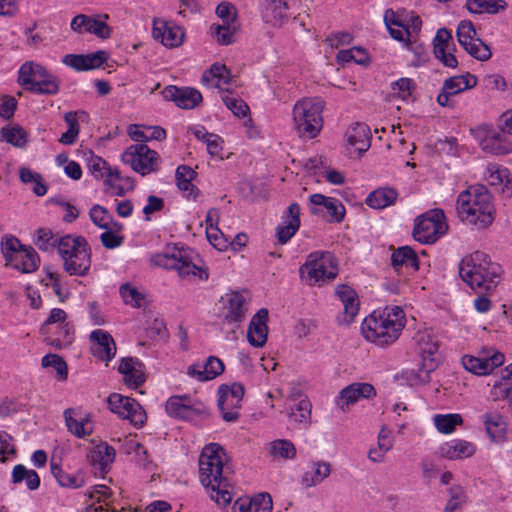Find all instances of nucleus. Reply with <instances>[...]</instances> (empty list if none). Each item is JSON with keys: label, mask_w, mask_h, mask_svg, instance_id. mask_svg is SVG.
<instances>
[{"label": "nucleus", "mask_w": 512, "mask_h": 512, "mask_svg": "<svg viewBox=\"0 0 512 512\" xmlns=\"http://www.w3.org/2000/svg\"><path fill=\"white\" fill-rule=\"evenodd\" d=\"M227 462V454L218 443L206 445L198 461L200 482L219 507L228 506L233 498Z\"/></svg>", "instance_id": "1"}, {"label": "nucleus", "mask_w": 512, "mask_h": 512, "mask_svg": "<svg viewBox=\"0 0 512 512\" xmlns=\"http://www.w3.org/2000/svg\"><path fill=\"white\" fill-rule=\"evenodd\" d=\"M406 319L399 306L386 307L383 311H374L361 324L363 337L378 346L394 343L405 327Z\"/></svg>", "instance_id": "2"}, {"label": "nucleus", "mask_w": 512, "mask_h": 512, "mask_svg": "<svg viewBox=\"0 0 512 512\" xmlns=\"http://www.w3.org/2000/svg\"><path fill=\"white\" fill-rule=\"evenodd\" d=\"M459 274L477 294H485L499 284L501 267L490 260L487 254L476 251L462 259Z\"/></svg>", "instance_id": "3"}, {"label": "nucleus", "mask_w": 512, "mask_h": 512, "mask_svg": "<svg viewBox=\"0 0 512 512\" xmlns=\"http://www.w3.org/2000/svg\"><path fill=\"white\" fill-rule=\"evenodd\" d=\"M457 211L462 221L478 228H486L494 220L491 196L483 186L462 191L457 198Z\"/></svg>", "instance_id": "4"}, {"label": "nucleus", "mask_w": 512, "mask_h": 512, "mask_svg": "<svg viewBox=\"0 0 512 512\" xmlns=\"http://www.w3.org/2000/svg\"><path fill=\"white\" fill-rule=\"evenodd\" d=\"M58 254L63 269L70 276H86L91 268V248L87 240L80 235L61 236Z\"/></svg>", "instance_id": "5"}, {"label": "nucleus", "mask_w": 512, "mask_h": 512, "mask_svg": "<svg viewBox=\"0 0 512 512\" xmlns=\"http://www.w3.org/2000/svg\"><path fill=\"white\" fill-rule=\"evenodd\" d=\"M150 262L157 267L163 269H173L178 272L179 277H199L200 279H207L208 274L197 266L190 254L183 247L177 244L167 245L163 251L155 253L151 256Z\"/></svg>", "instance_id": "6"}, {"label": "nucleus", "mask_w": 512, "mask_h": 512, "mask_svg": "<svg viewBox=\"0 0 512 512\" xmlns=\"http://www.w3.org/2000/svg\"><path fill=\"white\" fill-rule=\"evenodd\" d=\"M18 84L38 94L54 95L59 91L58 79L34 61L24 62L18 71Z\"/></svg>", "instance_id": "7"}, {"label": "nucleus", "mask_w": 512, "mask_h": 512, "mask_svg": "<svg viewBox=\"0 0 512 512\" xmlns=\"http://www.w3.org/2000/svg\"><path fill=\"white\" fill-rule=\"evenodd\" d=\"M445 215L441 209H433L415 220L413 237L423 244H432L447 231Z\"/></svg>", "instance_id": "8"}, {"label": "nucleus", "mask_w": 512, "mask_h": 512, "mask_svg": "<svg viewBox=\"0 0 512 512\" xmlns=\"http://www.w3.org/2000/svg\"><path fill=\"white\" fill-rule=\"evenodd\" d=\"M293 120L301 137L314 138L319 132L320 104L311 99H303L294 105Z\"/></svg>", "instance_id": "9"}, {"label": "nucleus", "mask_w": 512, "mask_h": 512, "mask_svg": "<svg viewBox=\"0 0 512 512\" xmlns=\"http://www.w3.org/2000/svg\"><path fill=\"white\" fill-rule=\"evenodd\" d=\"M158 159V153L146 144L131 145L122 154V161L142 176L157 169Z\"/></svg>", "instance_id": "10"}, {"label": "nucleus", "mask_w": 512, "mask_h": 512, "mask_svg": "<svg viewBox=\"0 0 512 512\" xmlns=\"http://www.w3.org/2000/svg\"><path fill=\"white\" fill-rule=\"evenodd\" d=\"M244 393V386L237 382L219 387L218 407L226 422H234L238 419Z\"/></svg>", "instance_id": "11"}, {"label": "nucleus", "mask_w": 512, "mask_h": 512, "mask_svg": "<svg viewBox=\"0 0 512 512\" xmlns=\"http://www.w3.org/2000/svg\"><path fill=\"white\" fill-rule=\"evenodd\" d=\"M109 409L119 417L128 420L135 427H141L146 421V413L134 399L113 393L108 397Z\"/></svg>", "instance_id": "12"}, {"label": "nucleus", "mask_w": 512, "mask_h": 512, "mask_svg": "<svg viewBox=\"0 0 512 512\" xmlns=\"http://www.w3.org/2000/svg\"><path fill=\"white\" fill-rule=\"evenodd\" d=\"M477 85L475 75L466 72L463 75L452 76L444 80L440 93L437 96V103L442 107H454L453 97Z\"/></svg>", "instance_id": "13"}, {"label": "nucleus", "mask_w": 512, "mask_h": 512, "mask_svg": "<svg viewBox=\"0 0 512 512\" xmlns=\"http://www.w3.org/2000/svg\"><path fill=\"white\" fill-rule=\"evenodd\" d=\"M108 18L107 14L98 15L97 17L78 14L72 18L70 28L79 34L89 33L100 39H108L112 33L111 28L106 23Z\"/></svg>", "instance_id": "14"}, {"label": "nucleus", "mask_w": 512, "mask_h": 512, "mask_svg": "<svg viewBox=\"0 0 512 512\" xmlns=\"http://www.w3.org/2000/svg\"><path fill=\"white\" fill-rule=\"evenodd\" d=\"M165 409L169 416L187 421H193L205 412L202 403L194 401L187 395L170 397Z\"/></svg>", "instance_id": "15"}, {"label": "nucleus", "mask_w": 512, "mask_h": 512, "mask_svg": "<svg viewBox=\"0 0 512 512\" xmlns=\"http://www.w3.org/2000/svg\"><path fill=\"white\" fill-rule=\"evenodd\" d=\"M67 430L76 438L84 439L94 431L91 414L80 408H67L63 412Z\"/></svg>", "instance_id": "16"}, {"label": "nucleus", "mask_w": 512, "mask_h": 512, "mask_svg": "<svg viewBox=\"0 0 512 512\" xmlns=\"http://www.w3.org/2000/svg\"><path fill=\"white\" fill-rule=\"evenodd\" d=\"M226 304L223 307V321L239 326L246 318L248 297L244 292L234 291L226 294Z\"/></svg>", "instance_id": "17"}, {"label": "nucleus", "mask_w": 512, "mask_h": 512, "mask_svg": "<svg viewBox=\"0 0 512 512\" xmlns=\"http://www.w3.org/2000/svg\"><path fill=\"white\" fill-rule=\"evenodd\" d=\"M376 395L375 388L365 382H355L343 388L336 400L337 406L342 412H347L349 406L361 399H370Z\"/></svg>", "instance_id": "18"}, {"label": "nucleus", "mask_w": 512, "mask_h": 512, "mask_svg": "<svg viewBox=\"0 0 512 512\" xmlns=\"http://www.w3.org/2000/svg\"><path fill=\"white\" fill-rule=\"evenodd\" d=\"M505 361V356L501 352H494L492 355L475 357L471 355H465L462 358L463 367L476 375H488L495 368L503 365Z\"/></svg>", "instance_id": "19"}, {"label": "nucleus", "mask_w": 512, "mask_h": 512, "mask_svg": "<svg viewBox=\"0 0 512 512\" xmlns=\"http://www.w3.org/2000/svg\"><path fill=\"white\" fill-rule=\"evenodd\" d=\"M335 296L343 303V314L337 320L339 324L349 325L359 312V299L355 290L346 284H340L335 288Z\"/></svg>", "instance_id": "20"}, {"label": "nucleus", "mask_w": 512, "mask_h": 512, "mask_svg": "<svg viewBox=\"0 0 512 512\" xmlns=\"http://www.w3.org/2000/svg\"><path fill=\"white\" fill-rule=\"evenodd\" d=\"M371 131L364 123H354L345 132L346 149L361 156L371 146Z\"/></svg>", "instance_id": "21"}, {"label": "nucleus", "mask_w": 512, "mask_h": 512, "mask_svg": "<svg viewBox=\"0 0 512 512\" xmlns=\"http://www.w3.org/2000/svg\"><path fill=\"white\" fill-rule=\"evenodd\" d=\"M109 58V53L99 50L90 54H67L63 57V64L76 71H88L101 67Z\"/></svg>", "instance_id": "22"}, {"label": "nucleus", "mask_w": 512, "mask_h": 512, "mask_svg": "<svg viewBox=\"0 0 512 512\" xmlns=\"http://www.w3.org/2000/svg\"><path fill=\"white\" fill-rule=\"evenodd\" d=\"M153 37L166 47H177L182 44L184 31L180 26L163 19H155L153 22Z\"/></svg>", "instance_id": "23"}, {"label": "nucleus", "mask_w": 512, "mask_h": 512, "mask_svg": "<svg viewBox=\"0 0 512 512\" xmlns=\"http://www.w3.org/2000/svg\"><path fill=\"white\" fill-rule=\"evenodd\" d=\"M268 310L261 308L252 317L248 329H247V340L249 344L255 348L263 347L267 342L268 335Z\"/></svg>", "instance_id": "24"}, {"label": "nucleus", "mask_w": 512, "mask_h": 512, "mask_svg": "<svg viewBox=\"0 0 512 512\" xmlns=\"http://www.w3.org/2000/svg\"><path fill=\"white\" fill-rule=\"evenodd\" d=\"M485 432L491 442L501 444L506 441L508 430L507 422L504 416L498 411H486L481 416Z\"/></svg>", "instance_id": "25"}, {"label": "nucleus", "mask_w": 512, "mask_h": 512, "mask_svg": "<svg viewBox=\"0 0 512 512\" xmlns=\"http://www.w3.org/2000/svg\"><path fill=\"white\" fill-rule=\"evenodd\" d=\"M94 356L102 361H110L116 353V345L112 336L103 330H94L90 334Z\"/></svg>", "instance_id": "26"}, {"label": "nucleus", "mask_w": 512, "mask_h": 512, "mask_svg": "<svg viewBox=\"0 0 512 512\" xmlns=\"http://www.w3.org/2000/svg\"><path fill=\"white\" fill-rule=\"evenodd\" d=\"M223 371V362L215 356H210L206 359L203 365H190L187 369V374L190 377L197 379L198 381L204 382L216 378L217 376L222 374Z\"/></svg>", "instance_id": "27"}, {"label": "nucleus", "mask_w": 512, "mask_h": 512, "mask_svg": "<svg viewBox=\"0 0 512 512\" xmlns=\"http://www.w3.org/2000/svg\"><path fill=\"white\" fill-rule=\"evenodd\" d=\"M299 217L300 207L297 203H292L277 227V237L281 244L287 243L297 232L300 226Z\"/></svg>", "instance_id": "28"}, {"label": "nucleus", "mask_w": 512, "mask_h": 512, "mask_svg": "<svg viewBox=\"0 0 512 512\" xmlns=\"http://www.w3.org/2000/svg\"><path fill=\"white\" fill-rule=\"evenodd\" d=\"M164 96L174 101L178 107L184 109H192L202 100L201 93L194 88H177L170 86L164 91Z\"/></svg>", "instance_id": "29"}, {"label": "nucleus", "mask_w": 512, "mask_h": 512, "mask_svg": "<svg viewBox=\"0 0 512 512\" xmlns=\"http://www.w3.org/2000/svg\"><path fill=\"white\" fill-rule=\"evenodd\" d=\"M118 371L123 375L126 385L137 388L145 381L143 364L135 358H123Z\"/></svg>", "instance_id": "30"}, {"label": "nucleus", "mask_w": 512, "mask_h": 512, "mask_svg": "<svg viewBox=\"0 0 512 512\" xmlns=\"http://www.w3.org/2000/svg\"><path fill=\"white\" fill-rule=\"evenodd\" d=\"M232 81L230 71L224 64H213L202 75V82L209 88H217L229 92L228 85Z\"/></svg>", "instance_id": "31"}, {"label": "nucleus", "mask_w": 512, "mask_h": 512, "mask_svg": "<svg viewBox=\"0 0 512 512\" xmlns=\"http://www.w3.org/2000/svg\"><path fill=\"white\" fill-rule=\"evenodd\" d=\"M116 456L115 449L106 442H100L95 445L90 453L89 460L95 470L101 474L107 472L108 467L114 462Z\"/></svg>", "instance_id": "32"}, {"label": "nucleus", "mask_w": 512, "mask_h": 512, "mask_svg": "<svg viewBox=\"0 0 512 512\" xmlns=\"http://www.w3.org/2000/svg\"><path fill=\"white\" fill-rule=\"evenodd\" d=\"M300 280L308 286H315L320 281V252L309 254L299 268Z\"/></svg>", "instance_id": "33"}, {"label": "nucleus", "mask_w": 512, "mask_h": 512, "mask_svg": "<svg viewBox=\"0 0 512 512\" xmlns=\"http://www.w3.org/2000/svg\"><path fill=\"white\" fill-rule=\"evenodd\" d=\"M234 508H237L239 512H271L272 497L268 493H260L251 499H238Z\"/></svg>", "instance_id": "34"}, {"label": "nucleus", "mask_w": 512, "mask_h": 512, "mask_svg": "<svg viewBox=\"0 0 512 512\" xmlns=\"http://www.w3.org/2000/svg\"><path fill=\"white\" fill-rule=\"evenodd\" d=\"M40 265V258L37 252L30 246L22 248V250L16 254L15 259L8 266L22 273H32L38 269Z\"/></svg>", "instance_id": "35"}, {"label": "nucleus", "mask_w": 512, "mask_h": 512, "mask_svg": "<svg viewBox=\"0 0 512 512\" xmlns=\"http://www.w3.org/2000/svg\"><path fill=\"white\" fill-rule=\"evenodd\" d=\"M441 451L446 458L454 460L471 457L476 447L469 441L455 439L442 446Z\"/></svg>", "instance_id": "36"}, {"label": "nucleus", "mask_w": 512, "mask_h": 512, "mask_svg": "<svg viewBox=\"0 0 512 512\" xmlns=\"http://www.w3.org/2000/svg\"><path fill=\"white\" fill-rule=\"evenodd\" d=\"M398 197V193L395 189L390 187L378 188L366 198V204L373 209H384L392 205Z\"/></svg>", "instance_id": "37"}, {"label": "nucleus", "mask_w": 512, "mask_h": 512, "mask_svg": "<svg viewBox=\"0 0 512 512\" xmlns=\"http://www.w3.org/2000/svg\"><path fill=\"white\" fill-rule=\"evenodd\" d=\"M51 472L58 484L62 487L77 489L85 485V479L81 472L69 474L54 462L50 464Z\"/></svg>", "instance_id": "38"}, {"label": "nucleus", "mask_w": 512, "mask_h": 512, "mask_svg": "<svg viewBox=\"0 0 512 512\" xmlns=\"http://www.w3.org/2000/svg\"><path fill=\"white\" fill-rule=\"evenodd\" d=\"M480 145L483 151L494 155L507 154L510 151L504 135L495 131L487 132Z\"/></svg>", "instance_id": "39"}, {"label": "nucleus", "mask_w": 512, "mask_h": 512, "mask_svg": "<svg viewBox=\"0 0 512 512\" xmlns=\"http://www.w3.org/2000/svg\"><path fill=\"white\" fill-rule=\"evenodd\" d=\"M288 4L286 0H267L264 10V19L273 25L280 24L288 18Z\"/></svg>", "instance_id": "40"}, {"label": "nucleus", "mask_w": 512, "mask_h": 512, "mask_svg": "<svg viewBox=\"0 0 512 512\" xmlns=\"http://www.w3.org/2000/svg\"><path fill=\"white\" fill-rule=\"evenodd\" d=\"M197 173L187 165H181L176 169L175 177L178 188L186 197L194 196L196 187L192 181L196 178Z\"/></svg>", "instance_id": "41"}, {"label": "nucleus", "mask_w": 512, "mask_h": 512, "mask_svg": "<svg viewBox=\"0 0 512 512\" xmlns=\"http://www.w3.org/2000/svg\"><path fill=\"white\" fill-rule=\"evenodd\" d=\"M391 263L395 269L402 266L418 269V257L409 246H402L394 250L391 255Z\"/></svg>", "instance_id": "42"}, {"label": "nucleus", "mask_w": 512, "mask_h": 512, "mask_svg": "<svg viewBox=\"0 0 512 512\" xmlns=\"http://www.w3.org/2000/svg\"><path fill=\"white\" fill-rule=\"evenodd\" d=\"M269 454L273 459L292 460L296 456V447L290 440L276 439L269 443Z\"/></svg>", "instance_id": "43"}, {"label": "nucleus", "mask_w": 512, "mask_h": 512, "mask_svg": "<svg viewBox=\"0 0 512 512\" xmlns=\"http://www.w3.org/2000/svg\"><path fill=\"white\" fill-rule=\"evenodd\" d=\"M504 0H467L466 8L474 14H496L505 8Z\"/></svg>", "instance_id": "44"}, {"label": "nucleus", "mask_w": 512, "mask_h": 512, "mask_svg": "<svg viewBox=\"0 0 512 512\" xmlns=\"http://www.w3.org/2000/svg\"><path fill=\"white\" fill-rule=\"evenodd\" d=\"M91 221L101 229H108L111 226L115 227L117 231L122 230L123 225L113 221L110 212L101 205H94L89 212Z\"/></svg>", "instance_id": "45"}, {"label": "nucleus", "mask_w": 512, "mask_h": 512, "mask_svg": "<svg viewBox=\"0 0 512 512\" xmlns=\"http://www.w3.org/2000/svg\"><path fill=\"white\" fill-rule=\"evenodd\" d=\"M13 483H21L25 481V484L29 490H36L40 486V477L36 471L27 469L24 465L18 464L13 468L12 471Z\"/></svg>", "instance_id": "46"}, {"label": "nucleus", "mask_w": 512, "mask_h": 512, "mask_svg": "<svg viewBox=\"0 0 512 512\" xmlns=\"http://www.w3.org/2000/svg\"><path fill=\"white\" fill-rule=\"evenodd\" d=\"M60 240L61 237L55 235L48 228L37 229L34 236V244L38 247L39 250L44 252L52 251L55 247H57L58 250Z\"/></svg>", "instance_id": "47"}, {"label": "nucleus", "mask_w": 512, "mask_h": 512, "mask_svg": "<svg viewBox=\"0 0 512 512\" xmlns=\"http://www.w3.org/2000/svg\"><path fill=\"white\" fill-rule=\"evenodd\" d=\"M119 293L125 304L133 308H142L146 304L145 293L129 283L123 284L119 289Z\"/></svg>", "instance_id": "48"}, {"label": "nucleus", "mask_w": 512, "mask_h": 512, "mask_svg": "<svg viewBox=\"0 0 512 512\" xmlns=\"http://www.w3.org/2000/svg\"><path fill=\"white\" fill-rule=\"evenodd\" d=\"M28 246L22 245L19 239L12 235H6L1 239V252L5 259V265L8 266L9 263H12L15 259L16 254H18L22 248H27Z\"/></svg>", "instance_id": "49"}, {"label": "nucleus", "mask_w": 512, "mask_h": 512, "mask_svg": "<svg viewBox=\"0 0 512 512\" xmlns=\"http://www.w3.org/2000/svg\"><path fill=\"white\" fill-rule=\"evenodd\" d=\"M322 207L327 211L329 222L340 223L343 221L346 209L339 200L322 195Z\"/></svg>", "instance_id": "50"}, {"label": "nucleus", "mask_w": 512, "mask_h": 512, "mask_svg": "<svg viewBox=\"0 0 512 512\" xmlns=\"http://www.w3.org/2000/svg\"><path fill=\"white\" fill-rule=\"evenodd\" d=\"M463 419L460 414H438L434 417V424L437 430L444 434L454 431L457 425L462 424Z\"/></svg>", "instance_id": "51"}, {"label": "nucleus", "mask_w": 512, "mask_h": 512, "mask_svg": "<svg viewBox=\"0 0 512 512\" xmlns=\"http://www.w3.org/2000/svg\"><path fill=\"white\" fill-rule=\"evenodd\" d=\"M238 29L237 23L232 24H213L211 32L218 43L228 45L233 42V36Z\"/></svg>", "instance_id": "52"}, {"label": "nucleus", "mask_w": 512, "mask_h": 512, "mask_svg": "<svg viewBox=\"0 0 512 512\" xmlns=\"http://www.w3.org/2000/svg\"><path fill=\"white\" fill-rule=\"evenodd\" d=\"M1 138L19 148L24 147L27 143L26 132L19 126L3 127L1 129Z\"/></svg>", "instance_id": "53"}, {"label": "nucleus", "mask_w": 512, "mask_h": 512, "mask_svg": "<svg viewBox=\"0 0 512 512\" xmlns=\"http://www.w3.org/2000/svg\"><path fill=\"white\" fill-rule=\"evenodd\" d=\"M59 336L58 337H46L45 341L48 345H51L57 349L67 347L72 343L73 340V329L68 323H64L58 326Z\"/></svg>", "instance_id": "54"}, {"label": "nucleus", "mask_w": 512, "mask_h": 512, "mask_svg": "<svg viewBox=\"0 0 512 512\" xmlns=\"http://www.w3.org/2000/svg\"><path fill=\"white\" fill-rule=\"evenodd\" d=\"M311 416V403L308 399H301L289 413L290 421L297 424H307Z\"/></svg>", "instance_id": "55"}, {"label": "nucleus", "mask_w": 512, "mask_h": 512, "mask_svg": "<svg viewBox=\"0 0 512 512\" xmlns=\"http://www.w3.org/2000/svg\"><path fill=\"white\" fill-rule=\"evenodd\" d=\"M463 48L468 54L479 61H486L492 55L490 48L479 38H475L467 46H463Z\"/></svg>", "instance_id": "56"}, {"label": "nucleus", "mask_w": 512, "mask_h": 512, "mask_svg": "<svg viewBox=\"0 0 512 512\" xmlns=\"http://www.w3.org/2000/svg\"><path fill=\"white\" fill-rule=\"evenodd\" d=\"M339 272L337 259L329 252H322V282L333 280Z\"/></svg>", "instance_id": "57"}, {"label": "nucleus", "mask_w": 512, "mask_h": 512, "mask_svg": "<svg viewBox=\"0 0 512 512\" xmlns=\"http://www.w3.org/2000/svg\"><path fill=\"white\" fill-rule=\"evenodd\" d=\"M490 396L493 401L508 400L512 409V384L510 382H495L490 390Z\"/></svg>", "instance_id": "58"}, {"label": "nucleus", "mask_w": 512, "mask_h": 512, "mask_svg": "<svg viewBox=\"0 0 512 512\" xmlns=\"http://www.w3.org/2000/svg\"><path fill=\"white\" fill-rule=\"evenodd\" d=\"M457 39L459 44L463 46H467L469 42L474 40L476 37V31L474 25L469 20H462L457 27L456 31Z\"/></svg>", "instance_id": "59"}, {"label": "nucleus", "mask_w": 512, "mask_h": 512, "mask_svg": "<svg viewBox=\"0 0 512 512\" xmlns=\"http://www.w3.org/2000/svg\"><path fill=\"white\" fill-rule=\"evenodd\" d=\"M87 166L91 174L97 179L104 178L108 170L113 169L107 165L104 159L93 154L87 159Z\"/></svg>", "instance_id": "60"}, {"label": "nucleus", "mask_w": 512, "mask_h": 512, "mask_svg": "<svg viewBox=\"0 0 512 512\" xmlns=\"http://www.w3.org/2000/svg\"><path fill=\"white\" fill-rule=\"evenodd\" d=\"M43 367H53L60 379L67 378V364L66 362L56 354H48L42 358Z\"/></svg>", "instance_id": "61"}, {"label": "nucleus", "mask_w": 512, "mask_h": 512, "mask_svg": "<svg viewBox=\"0 0 512 512\" xmlns=\"http://www.w3.org/2000/svg\"><path fill=\"white\" fill-rule=\"evenodd\" d=\"M434 54L438 53V49L453 50L454 43L451 32L446 28H440L433 40Z\"/></svg>", "instance_id": "62"}, {"label": "nucleus", "mask_w": 512, "mask_h": 512, "mask_svg": "<svg viewBox=\"0 0 512 512\" xmlns=\"http://www.w3.org/2000/svg\"><path fill=\"white\" fill-rule=\"evenodd\" d=\"M415 84L410 78H400L392 84L393 93L402 100H407L412 95Z\"/></svg>", "instance_id": "63"}, {"label": "nucleus", "mask_w": 512, "mask_h": 512, "mask_svg": "<svg viewBox=\"0 0 512 512\" xmlns=\"http://www.w3.org/2000/svg\"><path fill=\"white\" fill-rule=\"evenodd\" d=\"M222 100L226 107L237 117H245L249 111L248 105L242 100L224 95Z\"/></svg>", "instance_id": "64"}]
</instances>
